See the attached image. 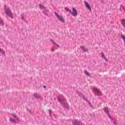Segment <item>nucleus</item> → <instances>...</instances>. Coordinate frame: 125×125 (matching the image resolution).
Masks as SVG:
<instances>
[{
    "instance_id": "10",
    "label": "nucleus",
    "mask_w": 125,
    "mask_h": 125,
    "mask_svg": "<svg viewBox=\"0 0 125 125\" xmlns=\"http://www.w3.org/2000/svg\"><path fill=\"white\" fill-rule=\"evenodd\" d=\"M101 57H102V58H103V59H104V60H105V61H108V60H107V58H106V57L105 56V55L104 54V53H101Z\"/></svg>"
},
{
    "instance_id": "25",
    "label": "nucleus",
    "mask_w": 125,
    "mask_h": 125,
    "mask_svg": "<svg viewBox=\"0 0 125 125\" xmlns=\"http://www.w3.org/2000/svg\"><path fill=\"white\" fill-rule=\"evenodd\" d=\"M44 88H46V86H43Z\"/></svg>"
},
{
    "instance_id": "7",
    "label": "nucleus",
    "mask_w": 125,
    "mask_h": 125,
    "mask_svg": "<svg viewBox=\"0 0 125 125\" xmlns=\"http://www.w3.org/2000/svg\"><path fill=\"white\" fill-rule=\"evenodd\" d=\"M72 124L75 125H84L82 122L79 121L77 120H73L72 121Z\"/></svg>"
},
{
    "instance_id": "19",
    "label": "nucleus",
    "mask_w": 125,
    "mask_h": 125,
    "mask_svg": "<svg viewBox=\"0 0 125 125\" xmlns=\"http://www.w3.org/2000/svg\"><path fill=\"white\" fill-rule=\"evenodd\" d=\"M0 52H1V53H2L3 54H5V53H4L3 50H2V49H0Z\"/></svg>"
},
{
    "instance_id": "3",
    "label": "nucleus",
    "mask_w": 125,
    "mask_h": 125,
    "mask_svg": "<svg viewBox=\"0 0 125 125\" xmlns=\"http://www.w3.org/2000/svg\"><path fill=\"white\" fill-rule=\"evenodd\" d=\"M93 91L95 95H97L98 96H101L102 95V93L100 91V89L97 87L93 88Z\"/></svg>"
},
{
    "instance_id": "13",
    "label": "nucleus",
    "mask_w": 125,
    "mask_h": 125,
    "mask_svg": "<svg viewBox=\"0 0 125 125\" xmlns=\"http://www.w3.org/2000/svg\"><path fill=\"white\" fill-rule=\"evenodd\" d=\"M104 111L105 112V113H106V114H108V113H109V109L108 108V107H105L104 109Z\"/></svg>"
},
{
    "instance_id": "17",
    "label": "nucleus",
    "mask_w": 125,
    "mask_h": 125,
    "mask_svg": "<svg viewBox=\"0 0 125 125\" xmlns=\"http://www.w3.org/2000/svg\"><path fill=\"white\" fill-rule=\"evenodd\" d=\"M64 9H65L66 11H68L69 13H71V11H70V9L68 8V7H65L64 8Z\"/></svg>"
},
{
    "instance_id": "21",
    "label": "nucleus",
    "mask_w": 125,
    "mask_h": 125,
    "mask_svg": "<svg viewBox=\"0 0 125 125\" xmlns=\"http://www.w3.org/2000/svg\"><path fill=\"white\" fill-rule=\"evenodd\" d=\"M21 18L22 19V20H24V14L21 15Z\"/></svg>"
},
{
    "instance_id": "24",
    "label": "nucleus",
    "mask_w": 125,
    "mask_h": 125,
    "mask_svg": "<svg viewBox=\"0 0 125 125\" xmlns=\"http://www.w3.org/2000/svg\"><path fill=\"white\" fill-rule=\"evenodd\" d=\"M108 117L109 118V119H113L112 118V117L111 116H110V115H108Z\"/></svg>"
},
{
    "instance_id": "9",
    "label": "nucleus",
    "mask_w": 125,
    "mask_h": 125,
    "mask_svg": "<svg viewBox=\"0 0 125 125\" xmlns=\"http://www.w3.org/2000/svg\"><path fill=\"white\" fill-rule=\"evenodd\" d=\"M77 94H78L79 96L80 97H83L84 100H86V98L84 97L83 95V94H82L81 92H77Z\"/></svg>"
},
{
    "instance_id": "5",
    "label": "nucleus",
    "mask_w": 125,
    "mask_h": 125,
    "mask_svg": "<svg viewBox=\"0 0 125 125\" xmlns=\"http://www.w3.org/2000/svg\"><path fill=\"white\" fill-rule=\"evenodd\" d=\"M12 116L13 117H14V118H15V120L10 118V122H11V123L15 124L16 123L17 121H19V119L18 118V117H17L16 114H13Z\"/></svg>"
},
{
    "instance_id": "6",
    "label": "nucleus",
    "mask_w": 125,
    "mask_h": 125,
    "mask_svg": "<svg viewBox=\"0 0 125 125\" xmlns=\"http://www.w3.org/2000/svg\"><path fill=\"white\" fill-rule=\"evenodd\" d=\"M70 14H71V15H72V16L76 17V16H77V15H78V11H77V9H76V8L73 7L72 11H70Z\"/></svg>"
},
{
    "instance_id": "2",
    "label": "nucleus",
    "mask_w": 125,
    "mask_h": 125,
    "mask_svg": "<svg viewBox=\"0 0 125 125\" xmlns=\"http://www.w3.org/2000/svg\"><path fill=\"white\" fill-rule=\"evenodd\" d=\"M5 13L8 16L10 17L11 18H13V14H12V13H11V11H10V9L9 8L5 6Z\"/></svg>"
},
{
    "instance_id": "16",
    "label": "nucleus",
    "mask_w": 125,
    "mask_h": 125,
    "mask_svg": "<svg viewBox=\"0 0 125 125\" xmlns=\"http://www.w3.org/2000/svg\"><path fill=\"white\" fill-rule=\"evenodd\" d=\"M84 73H85V75H86V76H87L88 77H89V76H90V74H89V72H87V70H85V71H84Z\"/></svg>"
},
{
    "instance_id": "11",
    "label": "nucleus",
    "mask_w": 125,
    "mask_h": 125,
    "mask_svg": "<svg viewBox=\"0 0 125 125\" xmlns=\"http://www.w3.org/2000/svg\"><path fill=\"white\" fill-rule=\"evenodd\" d=\"M34 96L36 98H42V97L37 93H34Z\"/></svg>"
},
{
    "instance_id": "12",
    "label": "nucleus",
    "mask_w": 125,
    "mask_h": 125,
    "mask_svg": "<svg viewBox=\"0 0 125 125\" xmlns=\"http://www.w3.org/2000/svg\"><path fill=\"white\" fill-rule=\"evenodd\" d=\"M52 43H53V44H54V46H55V47H56V48H59V47H60L59 45L57 44V43H56V42L52 41Z\"/></svg>"
},
{
    "instance_id": "4",
    "label": "nucleus",
    "mask_w": 125,
    "mask_h": 125,
    "mask_svg": "<svg viewBox=\"0 0 125 125\" xmlns=\"http://www.w3.org/2000/svg\"><path fill=\"white\" fill-rule=\"evenodd\" d=\"M55 16H56L57 18L59 19V21L60 22H62V23H65V20L63 18V17L62 16H60L58 15L56 12H55Z\"/></svg>"
},
{
    "instance_id": "22",
    "label": "nucleus",
    "mask_w": 125,
    "mask_h": 125,
    "mask_svg": "<svg viewBox=\"0 0 125 125\" xmlns=\"http://www.w3.org/2000/svg\"><path fill=\"white\" fill-rule=\"evenodd\" d=\"M122 8L123 9V10L124 11H125V6H122Z\"/></svg>"
},
{
    "instance_id": "20",
    "label": "nucleus",
    "mask_w": 125,
    "mask_h": 125,
    "mask_svg": "<svg viewBox=\"0 0 125 125\" xmlns=\"http://www.w3.org/2000/svg\"><path fill=\"white\" fill-rule=\"evenodd\" d=\"M49 114L50 116H51V114H52V111H51V109L49 110Z\"/></svg>"
},
{
    "instance_id": "18",
    "label": "nucleus",
    "mask_w": 125,
    "mask_h": 125,
    "mask_svg": "<svg viewBox=\"0 0 125 125\" xmlns=\"http://www.w3.org/2000/svg\"><path fill=\"white\" fill-rule=\"evenodd\" d=\"M121 38L124 41V42H125V35L121 34Z\"/></svg>"
},
{
    "instance_id": "14",
    "label": "nucleus",
    "mask_w": 125,
    "mask_h": 125,
    "mask_svg": "<svg viewBox=\"0 0 125 125\" xmlns=\"http://www.w3.org/2000/svg\"><path fill=\"white\" fill-rule=\"evenodd\" d=\"M81 48H82V49H83V51H85V52H86L87 51H88V50L87 49L85 48V47L83 46H82L80 47Z\"/></svg>"
},
{
    "instance_id": "8",
    "label": "nucleus",
    "mask_w": 125,
    "mask_h": 125,
    "mask_svg": "<svg viewBox=\"0 0 125 125\" xmlns=\"http://www.w3.org/2000/svg\"><path fill=\"white\" fill-rule=\"evenodd\" d=\"M84 3H85V5L87 7V8L88 9H89V10H90V11H91V7L89 5V4H88V3H87V2H86V1H85Z\"/></svg>"
},
{
    "instance_id": "23",
    "label": "nucleus",
    "mask_w": 125,
    "mask_h": 125,
    "mask_svg": "<svg viewBox=\"0 0 125 125\" xmlns=\"http://www.w3.org/2000/svg\"><path fill=\"white\" fill-rule=\"evenodd\" d=\"M113 123L114 125H117V123H116V121H115V120H114V121H113Z\"/></svg>"
},
{
    "instance_id": "26",
    "label": "nucleus",
    "mask_w": 125,
    "mask_h": 125,
    "mask_svg": "<svg viewBox=\"0 0 125 125\" xmlns=\"http://www.w3.org/2000/svg\"><path fill=\"white\" fill-rule=\"evenodd\" d=\"M52 51H54V49H52Z\"/></svg>"
},
{
    "instance_id": "15",
    "label": "nucleus",
    "mask_w": 125,
    "mask_h": 125,
    "mask_svg": "<svg viewBox=\"0 0 125 125\" xmlns=\"http://www.w3.org/2000/svg\"><path fill=\"white\" fill-rule=\"evenodd\" d=\"M40 8L42 10H45V7L43 6L42 5L40 4L39 5Z\"/></svg>"
},
{
    "instance_id": "1",
    "label": "nucleus",
    "mask_w": 125,
    "mask_h": 125,
    "mask_svg": "<svg viewBox=\"0 0 125 125\" xmlns=\"http://www.w3.org/2000/svg\"><path fill=\"white\" fill-rule=\"evenodd\" d=\"M58 100L63 107H64V108H69L68 103L66 102V99L64 98V97H63V96L61 95L58 98Z\"/></svg>"
}]
</instances>
